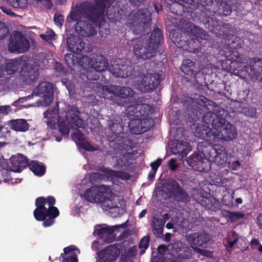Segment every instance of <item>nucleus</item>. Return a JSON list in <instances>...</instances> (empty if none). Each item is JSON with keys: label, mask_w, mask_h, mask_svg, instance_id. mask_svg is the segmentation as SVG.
Returning a JSON list of instances; mask_svg holds the SVG:
<instances>
[{"label": "nucleus", "mask_w": 262, "mask_h": 262, "mask_svg": "<svg viewBox=\"0 0 262 262\" xmlns=\"http://www.w3.org/2000/svg\"><path fill=\"white\" fill-rule=\"evenodd\" d=\"M29 48V41L21 33L14 36V39L9 45V50L14 52L24 53Z\"/></svg>", "instance_id": "obj_16"}, {"label": "nucleus", "mask_w": 262, "mask_h": 262, "mask_svg": "<svg viewBox=\"0 0 262 262\" xmlns=\"http://www.w3.org/2000/svg\"><path fill=\"white\" fill-rule=\"evenodd\" d=\"M115 154L117 155L119 154L122 156V157L117 160V162L115 166L116 167H126L132 163L134 154L131 152H124L121 150V151L119 152V151L116 150Z\"/></svg>", "instance_id": "obj_27"}, {"label": "nucleus", "mask_w": 262, "mask_h": 262, "mask_svg": "<svg viewBox=\"0 0 262 262\" xmlns=\"http://www.w3.org/2000/svg\"><path fill=\"white\" fill-rule=\"evenodd\" d=\"M191 150V146L187 142L182 141H177L174 147L172 148L173 153L181 155L182 159L186 157Z\"/></svg>", "instance_id": "obj_31"}, {"label": "nucleus", "mask_w": 262, "mask_h": 262, "mask_svg": "<svg viewBox=\"0 0 262 262\" xmlns=\"http://www.w3.org/2000/svg\"><path fill=\"white\" fill-rule=\"evenodd\" d=\"M120 70L119 62L117 61L115 62L113 64L108 67V71L112 74L113 75L117 77L124 78V73Z\"/></svg>", "instance_id": "obj_45"}, {"label": "nucleus", "mask_w": 262, "mask_h": 262, "mask_svg": "<svg viewBox=\"0 0 262 262\" xmlns=\"http://www.w3.org/2000/svg\"><path fill=\"white\" fill-rule=\"evenodd\" d=\"M249 67L251 74L254 75L257 77L261 75L262 79V60L257 58L251 60Z\"/></svg>", "instance_id": "obj_36"}, {"label": "nucleus", "mask_w": 262, "mask_h": 262, "mask_svg": "<svg viewBox=\"0 0 262 262\" xmlns=\"http://www.w3.org/2000/svg\"><path fill=\"white\" fill-rule=\"evenodd\" d=\"M111 195L110 188L105 185L95 186L88 189L84 194V198L89 202L100 203L104 198Z\"/></svg>", "instance_id": "obj_9"}, {"label": "nucleus", "mask_w": 262, "mask_h": 262, "mask_svg": "<svg viewBox=\"0 0 262 262\" xmlns=\"http://www.w3.org/2000/svg\"><path fill=\"white\" fill-rule=\"evenodd\" d=\"M162 163L161 159H158L157 160L150 163V166L152 170L157 171L158 167L161 165Z\"/></svg>", "instance_id": "obj_64"}, {"label": "nucleus", "mask_w": 262, "mask_h": 262, "mask_svg": "<svg viewBox=\"0 0 262 262\" xmlns=\"http://www.w3.org/2000/svg\"><path fill=\"white\" fill-rule=\"evenodd\" d=\"M10 128L16 132H25L28 130L29 124L23 119L11 120L8 123Z\"/></svg>", "instance_id": "obj_30"}, {"label": "nucleus", "mask_w": 262, "mask_h": 262, "mask_svg": "<svg viewBox=\"0 0 262 262\" xmlns=\"http://www.w3.org/2000/svg\"><path fill=\"white\" fill-rule=\"evenodd\" d=\"M141 126H142V134L148 130L152 126L153 121L151 119L143 117L139 118Z\"/></svg>", "instance_id": "obj_49"}, {"label": "nucleus", "mask_w": 262, "mask_h": 262, "mask_svg": "<svg viewBox=\"0 0 262 262\" xmlns=\"http://www.w3.org/2000/svg\"><path fill=\"white\" fill-rule=\"evenodd\" d=\"M124 13L122 9H119V6L115 5V7L107 6L106 10V15L107 18L111 22H115L121 19Z\"/></svg>", "instance_id": "obj_28"}, {"label": "nucleus", "mask_w": 262, "mask_h": 262, "mask_svg": "<svg viewBox=\"0 0 262 262\" xmlns=\"http://www.w3.org/2000/svg\"><path fill=\"white\" fill-rule=\"evenodd\" d=\"M64 59L67 64L69 67H72L75 64L77 57L73 54H67L65 55Z\"/></svg>", "instance_id": "obj_53"}, {"label": "nucleus", "mask_w": 262, "mask_h": 262, "mask_svg": "<svg viewBox=\"0 0 262 262\" xmlns=\"http://www.w3.org/2000/svg\"><path fill=\"white\" fill-rule=\"evenodd\" d=\"M195 69V66L186 67L184 66H181V69L182 71L184 72L185 74L189 75L190 76H193L196 73Z\"/></svg>", "instance_id": "obj_54"}, {"label": "nucleus", "mask_w": 262, "mask_h": 262, "mask_svg": "<svg viewBox=\"0 0 262 262\" xmlns=\"http://www.w3.org/2000/svg\"><path fill=\"white\" fill-rule=\"evenodd\" d=\"M194 136L199 138L211 140H213V130L208 126L202 124H193V127L192 128Z\"/></svg>", "instance_id": "obj_19"}, {"label": "nucleus", "mask_w": 262, "mask_h": 262, "mask_svg": "<svg viewBox=\"0 0 262 262\" xmlns=\"http://www.w3.org/2000/svg\"><path fill=\"white\" fill-rule=\"evenodd\" d=\"M138 110L137 104L128 106L126 109L127 117L129 118L130 119H136V118H137V113L139 112Z\"/></svg>", "instance_id": "obj_50"}, {"label": "nucleus", "mask_w": 262, "mask_h": 262, "mask_svg": "<svg viewBox=\"0 0 262 262\" xmlns=\"http://www.w3.org/2000/svg\"><path fill=\"white\" fill-rule=\"evenodd\" d=\"M113 1L93 0L94 4L91 1L77 4L72 8L67 20L76 21L83 17L97 24L104 18L105 7L108 3L111 4Z\"/></svg>", "instance_id": "obj_1"}, {"label": "nucleus", "mask_w": 262, "mask_h": 262, "mask_svg": "<svg viewBox=\"0 0 262 262\" xmlns=\"http://www.w3.org/2000/svg\"><path fill=\"white\" fill-rule=\"evenodd\" d=\"M149 237L148 236H144L141 240L139 244L140 248H144L145 249L148 247Z\"/></svg>", "instance_id": "obj_61"}, {"label": "nucleus", "mask_w": 262, "mask_h": 262, "mask_svg": "<svg viewBox=\"0 0 262 262\" xmlns=\"http://www.w3.org/2000/svg\"><path fill=\"white\" fill-rule=\"evenodd\" d=\"M11 111V108L10 105H3L0 106V114L7 115Z\"/></svg>", "instance_id": "obj_62"}, {"label": "nucleus", "mask_w": 262, "mask_h": 262, "mask_svg": "<svg viewBox=\"0 0 262 262\" xmlns=\"http://www.w3.org/2000/svg\"><path fill=\"white\" fill-rule=\"evenodd\" d=\"M90 68L85 73V76L88 80L95 81L101 77L100 80L101 83H105L106 80L103 75L101 73L103 71H98L95 68L88 67Z\"/></svg>", "instance_id": "obj_33"}, {"label": "nucleus", "mask_w": 262, "mask_h": 262, "mask_svg": "<svg viewBox=\"0 0 262 262\" xmlns=\"http://www.w3.org/2000/svg\"><path fill=\"white\" fill-rule=\"evenodd\" d=\"M5 70L8 75H13L20 70V75L27 82L33 81L39 76V72L31 68L30 63L22 57L7 60Z\"/></svg>", "instance_id": "obj_4"}, {"label": "nucleus", "mask_w": 262, "mask_h": 262, "mask_svg": "<svg viewBox=\"0 0 262 262\" xmlns=\"http://www.w3.org/2000/svg\"><path fill=\"white\" fill-rule=\"evenodd\" d=\"M225 122L219 125L216 130L212 132L214 141H231L236 138L237 132L235 127L224 118Z\"/></svg>", "instance_id": "obj_10"}, {"label": "nucleus", "mask_w": 262, "mask_h": 262, "mask_svg": "<svg viewBox=\"0 0 262 262\" xmlns=\"http://www.w3.org/2000/svg\"><path fill=\"white\" fill-rule=\"evenodd\" d=\"M193 251L197 253H199L202 255L206 256L208 257H211L212 256V253L210 251L200 249L199 247H194Z\"/></svg>", "instance_id": "obj_57"}, {"label": "nucleus", "mask_w": 262, "mask_h": 262, "mask_svg": "<svg viewBox=\"0 0 262 262\" xmlns=\"http://www.w3.org/2000/svg\"><path fill=\"white\" fill-rule=\"evenodd\" d=\"M220 21L208 16H205L202 19V22L205 27L213 33H219L217 28L220 27Z\"/></svg>", "instance_id": "obj_37"}, {"label": "nucleus", "mask_w": 262, "mask_h": 262, "mask_svg": "<svg viewBox=\"0 0 262 262\" xmlns=\"http://www.w3.org/2000/svg\"><path fill=\"white\" fill-rule=\"evenodd\" d=\"M186 162L188 165L193 168L198 169L200 171L205 169L203 167L204 163L205 162L208 163L205 159L203 158L201 153L198 152L194 153L188 158L186 159Z\"/></svg>", "instance_id": "obj_23"}, {"label": "nucleus", "mask_w": 262, "mask_h": 262, "mask_svg": "<svg viewBox=\"0 0 262 262\" xmlns=\"http://www.w3.org/2000/svg\"><path fill=\"white\" fill-rule=\"evenodd\" d=\"M167 198H172L178 202L186 204L191 200V196L176 180H172L164 185Z\"/></svg>", "instance_id": "obj_6"}, {"label": "nucleus", "mask_w": 262, "mask_h": 262, "mask_svg": "<svg viewBox=\"0 0 262 262\" xmlns=\"http://www.w3.org/2000/svg\"><path fill=\"white\" fill-rule=\"evenodd\" d=\"M236 5H238V4H236L235 5H233L231 7L226 2L220 0L219 4L216 6L217 8H213L209 10L212 11L214 13L219 12L221 14L222 13L224 15L227 16L230 14L232 10L234 9L235 7H237Z\"/></svg>", "instance_id": "obj_32"}, {"label": "nucleus", "mask_w": 262, "mask_h": 262, "mask_svg": "<svg viewBox=\"0 0 262 262\" xmlns=\"http://www.w3.org/2000/svg\"><path fill=\"white\" fill-rule=\"evenodd\" d=\"M219 33H214L216 36L220 38H227L233 33L231 25L228 23L220 21V27L217 28Z\"/></svg>", "instance_id": "obj_34"}, {"label": "nucleus", "mask_w": 262, "mask_h": 262, "mask_svg": "<svg viewBox=\"0 0 262 262\" xmlns=\"http://www.w3.org/2000/svg\"><path fill=\"white\" fill-rule=\"evenodd\" d=\"M28 165L27 160L21 154L13 156L10 159L9 169L14 172H20Z\"/></svg>", "instance_id": "obj_20"}, {"label": "nucleus", "mask_w": 262, "mask_h": 262, "mask_svg": "<svg viewBox=\"0 0 262 262\" xmlns=\"http://www.w3.org/2000/svg\"><path fill=\"white\" fill-rule=\"evenodd\" d=\"M10 2L15 8H24L28 4V0H10Z\"/></svg>", "instance_id": "obj_52"}, {"label": "nucleus", "mask_w": 262, "mask_h": 262, "mask_svg": "<svg viewBox=\"0 0 262 262\" xmlns=\"http://www.w3.org/2000/svg\"><path fill=\"white\" fill-rule=\"evenodd\" d=\"M132 143L130 140L128 138H123L122 140V142L121 144L120 145V147L118 151H121V150L124 151V152L128 151V150L132 149Z\"/></svg>", "instance_id": "obj_51"}, {"label": "nucleus", "mask_w": 262, "mask_h": 262, "mask_svg": "<svg viewBox=\"0 0 262 262\" xmlns=\"http://www.w3.org/2000/svg\"><path fill=\"white\" fill-rule=\"evenodd\" d=\"M76 250L74 246L65 248L64 253L62 254L63 262H78L77 255L74 251Z\"/></svg>", "instance_id": "obj_38"}, {"label": "nucleus", "mask_w": 262, "mask_h": 262, "mask_svg": "<svg viewBox=\"0 0 262 262\" xmlns=\"http://www.w3.org/2000/svg\"><path fill=\"white\" fill-rule=\"evenodd\" d=\"M140 121L139 118L136 119H132L128 123V128L130 132L133 134H141L142 126H141Z\"/></svg>", "instance_id": "obj_40"}, {"label": "nucleus", "mask_w": 262, "mask_h": 262, "mask_svg": "<svg viewBox=\"0 0 262 262\" xmlns=\"http://www.w3.org/2000/svg\"><path fill=\"white\" fill-rule=\"evenodd\" d=\"M138 112L137 113V118L147 117L153 113L152 107L147 104H137Z\"/></svg>", "instance_id": "obj_39"}, {"label": "nucleus", "mask_w": 262, "mask_h": 262, "mask_svg": "<svg viewBox=\"0 0 262 262\" xmlns=\"http://www.w3.org/2000/svg\"><path fill=\"white\" fill-rule=\"evenodd\" d=\"M120 70L124 73V77H126L131 75L133 68L130 65H128L126 63H124L122 60H119Z\"/></svg>", "instance_id": "obj_48"}, {"label": "nucleus", "mask_w": 262, "mask_h": 262, "mask_svg": "<svg viewBox=\"0 0 262 262\" xmlns=\"http://www.w3.org/2000/svg\"><path fill=\"white\" fill-rule=\"evenodd\" d=\"M119 254V249L115 245H110L99 253V259L97 260V262H113Z\"/></svg>", "instance_id": "obj_17"}, {"label": "nucleus", "mask_w": 262, "mask_h": 262, "mask_svg": "<svg viewBox=\"0 0 262 262\" xmlns=\"http://www.w3.org/2000/svg\"><path fill=\"white\" fill-rule=\"evenodd\" d=\"M187 25L188 27L186 28L187 30H185V29L184 31L187 32L188 35L193 36L198 39L203 40L209 39L210 36L209 34L203 29L191 24H187Z\"/></svg>", "instance_id": "obj_25"}, {"label": "nucleus", "mask_w": 262, "mask_h": 262, "mask_svg": "<svg viewBox=\"0 0 262 262\" xmlns=\"http://www.w3.org/2000/svg\"><path fill=\"white\" fill-rule=\"evenodd\" d=\"M157 49L156 44L151 41L138 39L134 45V53L137 58L146 60L155 55Z\"/></svg>", "instance_id": "obj_7"}, {"label": "nucleus", "mask_w": 262, "mask_h": 262, "mask_svg": "<svg viewBox=\"0 0 262 262\" xmlns=\"http://www.w3.org/2000/svg\"><path fill=\"white\" fill-rule=\"evenodd\" d=\"M30 169L36 175L40 176L44 174L46 170L45 166L41 163L32 161L29 164Z\"/></svg>", "instance_id": "obj_41"}, {"label": "nucleus", "mask_w": 262, "mask_h": 262, "mask_svg": "<svg viewBox=\"0 0 262 262\" xmlns=\"http://www.w3.org/2000/svg\"><path fill=\"white\" fill-rule=\"evenodd\" d=\"M187 243L193 250L194 247H206L210 239V235L204 232H194L185 236Z\"/></svg>", "instance_id": "obj_14"}, {"label": "nucleus", "mask_w": 262, "mask_h": 262, "mask_svg": "<svg viewBox=\"0 0 262 262\" xmlns=\"http://www.w3.org/2000/svg\"><path fill=\"white\" fill-rule=\"evenodd\" d=\"M182 244L183 243L179 241H175L173 243H170L168 245V253L177 258L181 248L182 247Z\"/></svg>", "instance_id": "obj_43"}, {"label": "nucleus", "mask_w": 262, "mask_h": 262, "mask_svg": "<svg viewBox=\"0 0 262 262\" xmlns=\"http://www.w3.org/2000/svg\"><path fill=\"white\" fill-rule=\"evenodd\" d=\"M117 86V85H103L101 86V89L104 92H107L115 95Z\"/></svg>", "instance_id": "obj_59"}, {"label": "nucleus", "mask_w": 262, "mask_h": 262, "mask_svg": "<svg viewBox=\"0 0 262 262\" xmlns=\"http://www.w3.org/2000/svg\"><path fill=\"white\" fill-rule=\"evenodd\" d=\"M162 39V31L160 29H156L151 33L150 37L148 39L149 42H152V43H156L158 47Z\"/></svg>", "instance_id": "obj_44"}, {"label": "nucleus", "mask_w": 262, "mask_h": 262, "mask_svg": "<svg viewBox=\"0 0 262 262\" xmlns=\"http://www.w3.org/2000/svg\"><path fill=\"white\" fill-rule=\"evenodd\" d=\"M9 34L8 28L5 26V24L0 22V40L6 38Z\"/></svg>", "instance_id": "obj_56"}, {"label": "nucleus", "mask_w": 262, "mask_h": 262, "mask_svg": "<svg viewBox=\"0 0 262 262\" xmlns=\"http://www.w3.org/2000/svg\"><path fill=\"white\" fill-rule=\"evenodd\" d=\"M220 3V0H201L199 4L204 7L211 6L212 5L214 6L218 5Z\"/></svg>", "instance_id": "obj_58"}, {"label": "nucleus", "mask_w": 262, "mask_h": 262, "mask_svg": "<svg viewBox=\"0 0 262 262\" xmlns=\"http://www.w3.org/2000/svg\"><path fill=\"white\" fill-rule=\"evenodd\" d=\"M75 25V31L80 35L90 37L96 34L94 27L87 20L79 19Z\"/></svg>", "instance_id": "obj_18"}, {"label": "nucleus", "mask_w": 262, "mask_h": 262, "mask_svg": "<svg viewBox=\"0 0 262 262\" xmlns=\"http://www.w3.org/2000/svg\"><path fill=\"white\" fill-rule=\"evenodd\" d=\"M53 85L48 82H42L39 84L33 94L42 98L39 101V105L47 106L50 104L53 99Z\"/></svg>", "instance_id": "obj_11"}, {"label": "nucleus", "mask_w": 262, "mask_h": 262, "mask_svg": "<svg viewBox=\"0 0 262 262\" xmlns=\"http://www.w3.org/2000/svg\"><path fill=\"white\" fill-rule=\"evenodd\" d=\"M202 124L205 126H208L209 127V125L211 124L212 127L210 128L212 129L213 132L216 130L217 128L219 127V125L225 122L224 118H215L214 117L213 114L211 112H208L205 113L202 118Z\"/></svg>", "instance_id": "obj_21"}, {"label": "nucleus", "mask_w": 262, "mask_h": 262, "mask_svg": "<svg viewBox=\"0 0 262 262\" xmlns=\"http://www.w3.org/2000/svg\"><path fill=\"white\" fill-rule=\"evenodd\" d=\"M122 119L117 116L114 120H112L111 125H110V129L116 134L123 133V126L121 124Z\"/></svg>", "instance_id": "obj_42"}, {"label": "nucleus", "mask_w": 262, "mask_h": 262, "mask_svg": "<svg viewBox=\"0 0 262 262\" xmlns=\"http://www.w3.org/2000/svg\"><path fill=\"white\" fill-rule=\"evenodd\" d=\"M238 240V235L234 231L229 232L227 237L228 247L232 248Z\"/></svg>", "instance_id": "obj_47"}, {"label": "nucleus", "mask_w": 262, "mask_h": 262, "mask_svg": "<svg viewBox=\"0 0 262 262\" xmlns=\"http://www.w3.org/2000/svg\"><path fill=\"white\" fill-rule=\"evenodd\" d=\"M64 21L63 16L60 14H56L54 16V21L57 26L61 27Z\"/></svg>", "instance_id": "obj_60"}, {"label": "nucleus", "mask_w": 262, "mask_h": 262, "mask_svg": "<svg viewBox=\"0 0 262 262\" xmlns=\"http://www.w3.org/2000/svg\"><path fill=\"white\" fill-rule=\"evenodd\" d=\"M123 226L124 225L121 224L111 227H102L98 230V234L104 241H107V242H111L115 240L114 232L118 228L123 227Z\"/></svg>", "instance_id": "obj_26"}, {"label": "nucleus", "mask_w": 262, "mask_h": 262, "mask_svg": "<svg viewBox=\"0 0 262 262\" xmlns=\"http://www.w3.org/2000/svg\"><path fill=\"white\" fill-rule=\"evenodd\" d=\"M55 203V200L53 196L47 199L40 197L36 200L37 208L34 211V215L37 220L44 221L45 227L52 225L55 218L59 215L58 209L53 206Z\"/></svg>", "instance_id": "obj_3"}, {"label": "nucleus", "mask_w": 262, "mask_h": 262, "mask_svg": "<svg viewBox=\"0 0 262 262\" xmlns=\"http://www.w3.org/2000/svg\"><path fill=\"white\" fill-rule=\"evenodd\" d=\"M67 44L70 51L76 54H79L84 46L81 38L72 34H70L67 37Z\"/></svg>", "instance_id": "obj_22"}, {"label": "nucleus", "mask_w": 262, "mask_h": 262, "mask_svg": "<svg viewBox=\"0 0 262 262\" xmlns=\"http://www.w3.org/2000/svg\"><path fill=\"white\" fill-rule=\"evenodd\" d=\"M58 104L57 103L54 107L48 109L44 113L45 118L47 121L55 122L57 121L59 126V131L63 135H68L70 129L75 125L78 128H84V121L79 116L80 112L78 108L72 106L64 116V118L58 116Z\"/></svg>", "instance_id": "obj_2"}, {"label": "nucleus", "mask_w": 262, "mask_h": 262, "mask_svg": "<svg viewBox=\"0 0 262 262\" xmlns=\"http://www.w3.org/2000/svg\"><path fill=\"white\" fill-rule=\"evenodd\" d=\"M243 113L250 117H254L256 116V110L254 107H246L243 110Z\"/></svg>", "instance_id": "obj_55"}, {"label": "nucleus", "mask_w": 262, "mask_h": 262, "mask_svg": "<svg viewBox=\"0 0 262 262\" xmlns=\"http://www.w3.org/2000/svg\"><path fill=\"white\" fill-rule=\"evenodd\" d=\"M81 63L85 67H92L98 71H104L107 68L106 58L102 55L95 54L92 57L83 56L81 59Z\"/></svg>", "instance_id": "obj_12"}, {"label": "nucleus", "mask_w": 262, "mask_h": 262, "mask_svg": "<svg viewBox=\"0 0 262 262\" xmlns=\"http://www.w3.org/2000/svg\"><path fill=\"white\" fill-rule=\"evenodd\" d=\"M196 101L193 102L192 106H194L195 104L205 107L207 110L212 111L211 112L213 114L214 117L216 118H225L222 116L225 113V110L220 106L216 105L212 101L209 100L202 95H199L198 98H195Z\"/></svg>", "instance_id": "obj_13"}, {"label": "nucleus", "mask_w": 262, "mask_h": 262, "mask_svg": "<svg viewBox=\"0 0 262 262\" xmlns=\"http://www.w3.org/2000/svg\"><path fill=\"white\" fill-rule=\"evenodd\" d=\"M102 208L105 211L111 210H115V211L118 212L119 207V199L118 197H113L112 198V195L110 197L104 198V200L101 202Z\"/></svg>", "instance_id": "obj_29"}, {"label": "nucleus", "mask_w": 262, "mask_h": 262, "mask_svg": "<svg viewBox=\"0 0 262 262\" xmlns=\"http://www.w3.org/2000/svg\"><path fill=\"white\" fill-rule=\"evenodd\" d=\"M150 17V12L147 9L133 11L129 14L126 24L135 34H139L146 31L151 21Z\"/></svg>", "instance_id": "obj_5"}, {"label": "nucleus", "mask_w": 262, "mask_h": 262, "mask_svg": "<svg viewBox=\"0 0 262 262\" xmlns=\"http://www.w3.org/2000/svg\"><path fill=\"white\" fill-rule=\"evenodd\" d=\"M72 137L75 142L85 150L89 151L98 150L97 146H94L84 140L83 135L80 130H76V132L72 135Z\"/></svg>", "instance_id": "obj_24"}, {"label": "nucleus", "mask_w": 262, "mask_h": 262, "mask_svg": "<svg viewBox=\"0 0 262 262\" xmlns=\"http://www.w3.org/2000/svg\"><path fill=\"white\" fill-rule=\"evenodd\" d=\"M165 222L163 220L154 217L151 221L152 231L156 237H161Z\"/></svg>", "instance_id": "obj_35"}, {"label": "nucleus", "mask_w": 262, "mask_h": 262, "mask_svg": "<svg viewBox=\"0 0 262 262\" xmlns=\"http://www.w3.org/2000/svg\"><path fill=\"white\" fill-rule=\"evenodd\" d=\"M182 246L177 258L180 259L188 258L191 254L190 247L183 243Z\"/></svg>", "instance_id": "obj_46"}, {"label": "nucleus", "mask_w": 262, "mask_h": 262, "mask_svg": "<svg viewBox=\"0 0 262 262\" xmlns=\"http://www.w3.org/2000/svg\"><path fill=\"white\" fill-rule=\"evenodd\" d=\"M137 248L134 246L130 248L126 253V255L127 257H132L136 255Z\"/></svg>", "instance_id": "obj_63"}, {"label": "nucleus", "mask_w": 262, "mask_h": 262, "mask_svg": "<svg viewBox=\"0 0 262 262\" xmlns=\"http://www.w3.org/2000/svg\"><path fill=\"white\" fill-rule=\"evenodd\" d=\"M134 94L133 89L129 87L117 85L115 94L116 103L124 105L130 101Z\"/></svg>", "instance_id": "obj_15"}, {"label": "nucleus", "mask_w": 262, "mask_h": 262, "mask_svg": "<svg viewBox=\"0 0 262 262\" xmlns=\"http://www.w3.org/2000/svg\"><path fill=\"white\" fill-rule=\"evenodd\" d=\"M140 77L141 79L137 80L135 85L138 90L143 93L152 92L160 82L159 75L157 73H150L146 75L142 74Z\"/></svg>", "instance_id": "obj_8"}]
</instances>
